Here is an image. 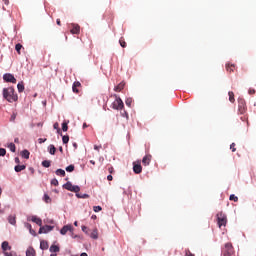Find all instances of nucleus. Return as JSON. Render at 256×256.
Masks as SVG:
<instances>
[{
  "label": "nucleus",
  "mask_w": 256,
  "mask_h": 256,
  "mask_svg": "<svg viewBox=\"0 0 256 256\" xmlns=\"http://www.w3.org/2000/svg\"><path fill=\"white\" fill-rule=\"evenodd\" d=\"M2 95L8 103H15L19 101V96L15 93V88L13 87L3 88Z\"/></svg>",
  "instance_id": "nucleus-1"
},
{
  "label": "nucleus",
  "mask_w": 256,
  "mask_h": 256,
  "mask_svg": "<svg viewBox=\"0 0 256 256\" xmlns=\"http://www.w3.org/2000/svg\"><path fill=\"white\" fill-rule=\"evenodd\" d=\"M222 255L223 256H235V249L233 248V244L228 242L222 248Z\"/></svg>",
  "instance_id": "nucleus-2"
},
{
  "label": "nucleus",
  "mask_w": 256,
  "mask_h": 256,
  "mask_svg": "<svg viewBox=\"0 0 256 256\" xmlns=\"http://www.w3.org/2000/svg\"><path fill=\"white\" fill-rule=\"evenodd\" d=\"M217 225L219 229L227 226V215L223 212H219L217 215Z\"/></svg>",
  "instance_id": "nucleus-3"
},
{
  "label": "nucleus",
  "mask_w": 256,
  "mask_h": 256,
  "mask_svg": "<svg viewBox=\"0 0 256 256\" xmlns=\"http://www.w3.org/2000/svg\"><path fill=\"white\" fill-rule=\"evenodd\" d=\"M116 98L115 101L112 103L111 107L112 109H115L116 111H121L123 107H125V104H123V100L117 95H114Z\"/></svg>",
  "instance_id": "nucleus-4"
},
{
  "label": "nucleus",
  "mask_w": 256,
  "mask_h": 256,
  "mask_svg": "<svg viewBox=\"0 0 256 256\" xmlns=\"http://www.w3.org/2000/svg\"><path fill=\"white\" fill-rule=\"evenodd\" d=\"M238 112L240 113V115H244V113L247 112V103L243 98L238 99Z\"/></svg>",
  "instance_id": "nucleus-5"
},
{
  "label": "nucleus",
  "mask_w": 256,
  "mask_h": 256,
  "mask_svg": "<svg viewBox=\"0 0 256 256\" xmlns=\"http://www.w3.org/2000/svg\"><path fill=\"white\" fill-rule=\"evenodd\" d=\"M133 171L136 173V175H139L143 172V167L141 166L140 160L133 162Z\"/></svg>",
  "instance_id": "nucleus-6"
},
{
  "label": "nucleus",
  "mask_w": 256,
  "mask_h": 256,
  "mask_svg": "<svg viewBox=\"0 0 256 256\" xmlns=\"http://www.w3.org/2000/svg\"><path fill=\"white\" fill-rule=\"evenodd\" d=\"M3 80L6 81V83H14V84L17 83V79L11 73L4 74Z\"/></svg>",
  "instance_id": "nucleus-7"
},
{
  "label": "nucleus",
  "mask_w": 256,
  "mask_h": 256,
  "mask_svg": "<svg viewBox=\"0 0 256 256\" xmlns=\"http://www.w3.org/2000/svg\"><path fill=\"white\" fill-rule=\"evenodd\" d=\"M53 229H55V226H49V225H45V226H40V229L38 231L39 235L43 234V233H50V231H53Z\"/></svg>",
  "instance_id": "nucleus-8"
},
{
  "label": "nucleus",
  "mask_w": 256,
  "mask_h": 256,
  "mask_svg": "<svg viewBox=\"0 0 256 256\" xmlns=\"http://www.w3.org/2000/svg\"><path fill=\"white\" fill-rule=\"evenodd\" d=\"M71 27L70 33L72 35H79L81 33V26L79 24H71Z\"/></svg>",
  "instance_id": "nucleus-9"
},
{
  "label": "nucleus",
  "mask_w": 256,
  "mask_h": 256,
  "mask_svg": "<svg viewBox=\"0 0 256 256\" xmlns=\"http://www.w3.org/2000/svg\"><path fill=\"white\" fill-rule=\"evenodd\" d=\"M151 159H153V156H151L150 154H147L143 157L142 164L144 165V167H147V165L151 163Z\"/></svg>",
  "instance_id": "nucleus-10"
},
{
  "label": "nucleus",
  "mask_w": 256,
  "mask_h": 256,
  "mask_svg": "<svg viewBox=\"0 0 256 256\" xmlns=\"http://www.w3.org/2000/svg\"><path fill=\"white\" fill-rule=\"evenodd\" d=\"M30 221H32V223H36V225H38L39 227L43 225V220H41V218L37 216H32Z\"/></svg>",
  "instance_id": "nucleus-11"
},
{
  "label": "nucleus",
  "mask_w": 256,
  "mask_h": 256,
  "mask_svg": "<svg viewBox=\"0 0 256 256\" xmlns=\"http://www.w3.org/2000/svg\"><path fill=\"white\" fill-rule=\"evenodd\" d=\"M79 89H81V82H74L72 86L73 93H79Z\"/></svg>",
  "instance_id": "nucleus-12"
},
{
  "label": "nucleus",
  "mask_w": 256,
  "mask_h": 256,
  "mask_svg": "<svg viewBox=\"0 0 256 256\" xmlns=\"http://www.w3.org/2000/svg\"><path fill=\"white\" fill-rule=\"evenodd\" d=\"M125 89V82H120L115 88L116 93H121Z\"/></svg>",
  "instance_id": "nucleus-13"
},
{
  "label": "nucleus",
  "mask_w": 256,
  "mask_h": 256,
  "mask_svg": "<svg viewBox=\"0 0 256 256\" xmlns=\"http://www.w3.org/2000/svg\"><path fill=\"white\" fill-rule=\"evenodd\" d=\"M73 227L71 225H65L63 228L60 230L61 235H67L68 231H71Z\"/></svg>",
  "instance_id": "nucleus-14"
},
{
  "label": "nucleus",
  "mask_w": 256,
  "mask_h": 256,
  "mask_svg": "<svg viewBox=\"0 0 256 256\" xmlns=\"http://www.w3.org/2000/svg\"><path fill=\"white\" fill-rule=\"evenodd\" d=\"M2 250L4 254L7 253L8 251H11V246H9V242L4 241L2 243Z\"/></svg>",
  "instance_id": "nucleus-15"
},
{
  "label": "nucleus",
  "mask_w": 256,
  "mask_h": 256,
  "mask_svg": "<svg viewBox=\"0 0 256 256\" xmlns=\"http://www.w3.org/2000/svg\"><path fill=\"white\" fill-rule=\"evenodd\" d=\"M8 222L10 225H16L17 224V217L15 215H10L8 217Z\"/></svg>",
  "instance_id": "nucleus-16"
},
{
  "label": "nucleus",
  "mask_w": 256,
  "mask_h": 256,
  "mask_svg": "<svg viewBox=\"0 0 256 256\" xmlns=\"http://www.w3.org/2000/svg\"><path fill=\"white\" fill-rule=\"evenodd\" d=\"M40 249H42V251L49 249V243H47L45 240H42L40 242Z\"/></svg>",
  "instance_id": "nucleus-17"
},
{
  "label": "nucleus",
  "mask_w": 256,
  "mask_h": 256,
  "mask_svg": "<svg viewBox=\"0 0 256 256\" xmlns=\"http://www.w3.org/2000/svg\"><path fill=\"white\" fill-rule=\"evenodd\" d=\"M91 239H99V231L97 228H95L91 233H90Z\"/></svg>",
  "instance_id": "nucleus-18"
},
{
  "label": "nucleus",
  "mask_w": 256,
  "mask_h": 256,
  "mask_svg": "<svg viewBox=\"0 0 256 256\" xmlns=\"http://www.w3.org/2000/svg\"><path fill=\"white\" fill-rule=\"evenodd\" d=\"M18 93H23L25 91V84L23 81L19 82L17 84Z\"/></svg>",
  "instance_id": "nucleus-19"
},
{
  "label": "nucleus",
  "mask_w": 256,
  "mask_h": 256,
  "mask_svg": "<svg viewBox=\"0 0 256 256\" xmlns=\"http://www.w3.org/2000/svg\"><path fill=\"white\" fill-rule=\"evenodd\" d=\"M226 71L227 73H233L235 71V64H226Z\"/></svg>",
  "instance_id": "nucleus-20"
},
{
  "label": "nucleus",
  "mask_w": 256,
  "mask_h": 256,
  "mask_svg": "<svg viewBox=\"0 0 256 256\" xmlns=\"http://www.w3.org/2000/svg\"><path fill=\"white\" fill-rule=\"evenodd\" d=\"M35 255H36V252H35V249L33 247H29L26 250V256H35Z\"/></svg>",
  "instance_id": "nucleus-21"
},
{
  "label": "nucleus",
  "mask_w": 256,
  "mask_h": 256,
  "mask_svg": "<svg viewBox=\"0 0 256 256\" xmlns=\"http://www.w3.org/2000/svg\"><path fill=\"white\" fill-rule=\"evenodd\" d=\"M26 166L25 165H16L14 167V170L16 171V173H21V171H25Z\"/></svg>",
  "instance_id": "nucleus-22"
},
{
  "label": "nucleus",
  "mask_w": 256,
  "mask_h": 256,
  "mask_svg": "<svg viewBox=\"0 0 256 256\" xmlns=\"http://www.w3.org/2000/svg\"><path fill=\"white\" fill-rule=\"evenodd\" d=\"M49 251H50V253H59L60 248L57 245H52V246H50Z\"/></svg>",
  "instance_id": "nucleus-23"
},
{
  "label": "nucleus",
  "mask_w": 256,
  "mask_h": 256,
  "mask_svg": "<svg viewBox=\"0 0 256 256\" xmlns=\"http://www.w3.org/2000/svg\"><path fill=\"white\" fill-rule=\"evenodd\" d=\"M29 155H31V153L29 152V150H23L21 152V157H23L24 159H29Z\"/></svg>",
  "instance_id": "nucleus-24"
},
{
  "label": "nucleus",
  "mask_w": 256,
  "mask_h": 256,
  "mask_svg": "<svg viewBox=\"0 0 256 256\" xmlns=\"http://www.w3.org/2000/svg\"><path fill=\"white\" fill-rule=\"evenodd\" d=\"M56 151H57V148H55V145L51 144L49 146V153H50V155H55Z\"/></svg>",
  "instance_id": "nucleus-25"
},
{
  "label": "nucleus",
  "mask_w": 256,
  "mask_h": 256,
  "mask_svg": "<svg viewBox=\"0 0 256 256\" xmlns=\"http://www.w3.org/2000/svg\"><path fill=\"white\" fill-rule=\"evenodd\" d=\"M228 95L230 103H235V94L232 91H230L228 92Z\"/></svg>",
  "instance_id": "nucleus-26"
},
{
  "label": "nucleus",
  "mask_w": 256,
  "mask_h": 256,
  "mask_svg": "<svg viewBox=\"0 0 256 256\" xmlns=\"http://www.w3.org/2000/svg\"><path fill=\"white\" fill-rule=\"evenodd\" d=\"M64 189H66L67 191H71V189H73V184L71 182H67L66 184H64Z\"/></svg>",
  "instance_id": "nucleus-27"
},
{
  "label": "nucleus",
  "mask_w": 256,
  "mask_h": 256,
  "mask_svg": "<svg viewBox=\"0 0 256 256\" xmlns=\"http://www.w3.org/2000/svg\"><path fill=\"white\" fill-rule=\"evenodd\" d=\"M69 121H64L63 123H62V131H68V129H69Z\"/></svg>",
  "instance_id": "nucleus-28"
},
{
  "label": "nucleus",
  "mask_w": 256,
  "mask_h": 256,
  "mask_svg": "<svg viewBox=\"0 0 256 256\" xmlns=\"http://www.w3.org/2000/svg\"><path fill=\"white\" fill-rule=\"evenodd\" d=\"M55 173L60 177H65V170L63 169H57Z\"/></svg>",
  "instance_id": "nucleus-29"
},
{
  "label": "nucleus",
  "mask_w": 256,
  "mask_h": 256,
  "mask_svg": "<svg viewBox=\"0 0 256 256\" xmlns=\"http://www.w3.org/2000/svg\"><path fill=\"white\" fill-rule=\"evenodd\" d=\"M72 191V193H79L81 191V188L79 186H73L72 185V189L70 190Z\"/></svg>",
  "instance_id": "nucleus-30"
},
{
  "label": "nucleus",
  "mask_w": 256,
  "mask_h": 256,
  "mask_svg": "<svg viewBox=\"0 0 256 256\" xmlns=\"http://www.w3.org/2000/svg\"><path fill=\"white\" fill-rule=\"evenodd\" d=\"M21 49H23V45L21 44H16L15 50L17 51L18 55H21Z\"/></svg>",
  "instance_id": "nucleus-31"
},
{
  "label": "nucleus",
  "mask_w": 256,
  "mask_h": 256,
  "mask_svg": "<svg viewBox=\"0 0 256 256\" xmlns=\"http://www.w3.org/2000/svg\"><path fill=\"white\" fill-rule=\"evenodd\" d=\"M66 171L68 173H73V171H75V165L71 164L68 167H66Z\"/></svg>",
  "instance_id": "nucleus-32"
},
{
  "label": "nucleus",
  "mask_w": 256,
  "mask_h": 256,
  "mask_svg": "<svg viewBox=\"0 0 256 256\" xmlns=\"http://www.w3.org/2000/svg\"><path fill=\"white\" fill-rule=\"evenodd\" d=\"M42 166H44V167H46V168L51 167V161H49V160H44V161L42 162Z\"/></svg>",
  "instance_id": "nucleus-33"
},
{
  "label": "nucleus",
  "mask_w": 256,
  "mask_h": 256,
  "mask_svg": "<svg viewBox=\"0 0 256 256\" xmlns=\"http://www.w3.org/2000/svg\"><path fill=\"white\" fill-rule=\"evenodd\" d=\"M229 199L230 201H234V203H237V201H239V197L235 196V194L230 195Z\"/></svg>",
  "instance_id": "nucleus-34"
},
{
  "label": "nucleus",
  "mask_w": 256,
  "mask_h": 256,
  "mask_svg": "<svg viewBox=\"0 0 256 256\" xmlns=\"http://www.w3.org/2000/svg\"><path fill=\"white\" fill-rule=\"evenodd\" d=\"M132 103H133V98H127L125 100V104L127 105V107H131Z\"/></svg>",
  "instance_id": "nucleus-35"
},
{
  "label": "nucleus",
  "mask_w": 256,
  "mask_h": 256,
  "mask_svg": "<svg viewBox=\"0 0 256 256\" xmlns=\"http://www.w3.org/2000/svg\"><path fill=\"white\" fill-rule=\"evenodd\" d=\"M43 201H45V203H51V197H49L47 194H44V197H43Z\"/></svg>",
  "instance_id": "nucleus-36"
},
{
  "label": "nucleus",
  "mask_w": 256,
  "mask_h": 256,
  "mask_svg": "<svg viewBox=\"0 0 256 256\" xmlns=\"http://www.w3.org/2000/svg\"><path fill=\"white\" fill-rule=\"evenodd\" d=\"M119 44L123 47V49H125V47H127V42H125V39L121 38L119 40Z\"/></svg>",
  "instance_id": "nucleus-37"
},
{
  "label": "nucleus",
  "mask_w": 256,
  "mask_h": 256,
  "mask_svg": "<svg viewBox=\"0 0 256 256\" xmlns=\"http://www.w3.org/2000/svg\"><path fill=\"white\" fill-rule=\"evenodd\" d=\"M8 148L10 149V151H12V153H15V151H16L15 144L10 143V144L8 145Z\"/></svg>",
  "instance_id": "nucleus-38"
},
{
  "label": "nucleus",
  "mask_w": 256,
  "mask_h": 256,
  "mask_svg": "<svg viewBox=\"0 0 256 256\" xmlns=\"http://www.w3.org/2000/svg\"><path fill=\"white\" fill-rule=\"evenodd\" d=\"M62 141H63L64 145H67V143H69V135L63 136Z\"/></svg>",
  "instance_id": "nucleus-39"
},
{
  "label": "nucleus",
  "mask_w": 256,
  "mask_h": 256,
  "mask_svg": "<svg viewBox=\"0 0 256 256\" xmlns=\"http://www.w3.org/2000/svg\"><path fill=\"white\" fill-rule=\"evenodd\" d=\"M7 155V150L5 148H0V157H5Z\"/></svg>",
  "instance_id": "nucleus-40"
},
{
  "label": "nucleus",
  "mask_w": 256,
  "mask_h": 256,
  "mask_svg": "<svg viewBox=\"0 0 256 256\" xmlns=\"http://www.w3.org/2000/svg\"><path fill=\"white\" fill-rule=\"evenodd\" d=\"M93 211H94L95 213H99V211H103V208H102L101 206H94V207H93Z\"/></svg>",
  "instance_id": "nucleus-41"
},
{
  "label": "nucleus",
  "mask_w": 256,
  "mask_h": 256,
  "mask_svg": "<svg viewBox=\"0 0 256 256\" xmlns=\"http://www.w3.org/2000/svg\"><path fill=\"white\" fill-rule=\"evenodd\" d=\"M15 119H17V112H13L11 117H10V121L11 122H15Z\"/></svg>",
  "instance_id": "nucleus-42"
},
{
  "label": "nucleus",
  "mask_w": 256,
  "mask_h": 256,
  "mask_svg": "<svg viewBox=\"0 0 256 256\" xmlns=\"http://www.w3.org/2000/svg\"><path fill=\"white\" fill-rule=\"evenodd\" d=\"M76 197H78V199H87V198H89V196L87 194H84V195L76 194Z\"/></svg>",
  "instance_id": "nucleus-43"
},
{
  "label": "nucleus",
  "mask_w": 256,
  "mask_h": 256,
  "mask_svg": "<svg viewBox=\"0 0 256 256\" xmlns=\"http://www.w3.org/2000/svg\"><path fill=\"white\" fill-rule=\"evenodd\" d=\"M54 129H56L57 133H61V128H59V124L56 122L53 125Z\"/></svg>",
  "instance_id": "nucleus-44"
},
{
  "label": "nucleus",
  "mask_w": 256,
  "mask_h": 256,
  "mask_svg": "<svg viewBox=\"0 0 256 256\" xmlns=\"http://www.w3.org/2000/svg\"><path fill=\"white\" fill-rule=\"evenodd\" d=\"M51 185H54V187H57L59 185V181L54 178L51 180Z\"/></svg>",
  "instance_id": "nucleus-45"
},
{
  "label": "nucleus",
  "mask_w": 256,
  "mask_h": 256,
  "mask_svg": "<svg viewBox=\"0 0 256 256\" xmlns=\"http://www.w3.org/2000/svg\"><path fill=\"white\" fill-rule=\"evenodd\" d=\"M83 233H86V235H89V228L87 226H82Z\"/></svg>",
  "instance_id": "nucleus-46"
},
{
  "label": "nucleus",
  "mask_w": 256,
  "mask_h": 256,
  "mask_svg": "<svg viewBox=\"0 0 256 256\" xmlns=\"http://www.w3.org/2000/svg\"><path fill=\"white\" fill-rule=\"evenodd\" d=\"M230 149L232 150V153H235L237 151V148H235V143H232L230 145Z\"/></svg>",
  "instance_id": "nucleus-47"
},
{
  "label": "nucleus",
  "mask_w": 256,
  "mask_h": 256,
  "mask_svg": "<svg viewBox=\"0 0 256 256\" xmlns=\"http://www.w3.org/2000/svg\"><path fill=\"white\" fill-rule=\"evenodd\" d=\"M108 172L110 173V175H113V173H115V168H113V166H110L108 168Z\"/></svg>",
  "instance_id": "nucleus-48"
},
{
  "label": "nucleus",
  "mask_w": 256,
  "mask_h": 256,
  "mask_svg": "<svg viewBox=\"0 0 256 256\" xmlns=\"http://www.w3.org/2000/svg\"><path fill=\"white\" fill-rule=\"evenodd\" d=\"M29 232H30V235H33V237L37 236V232H35V230H33V228L30 229Z\"/></svg>",
  "instance_id": "nucleus-49"
},
{
  "label": "nucleus",
  "mask_w": 256,
  "mask_h": 256,
  "mask_svg": "<svg viewBox=\"0 0 256 256\" xmlns=\"http://www.w3.org/2000/svg\"><path fill=\"white\" fill-rule=\"evenodd\" d=\"M45 141H47V138H39L38 139V142L41 144V143H45Z\"/></svg>",
  "instance_id": "nucleus-50"
},
{
  "label": "nucleus",
  "mask_w": 256,
  "mask_h": 256,
  "mask_svg": "<svg viewBox=\"0 0 256 256\" xmlns=\"http://www.w3.org/2000/svg\"><path fill=\"white\" fill-rule=\"evenodd\" d=\"M248 93L249 95H255V89H249Z\"/></svg>",
  "instance_id": "nucleus-51"
},
{
  "label": "nucleus",
  "mask_w": 256,
  "mask_h": 256,
  "mask_svg": "<svg viewBox=\"0 0 256 256\" xmlns=\"http://www.w3.org/2000/svg\"><path fill=\"white\" fill-rule=\"evenodd\" d=\"M4 255L5 256H15L13 252H5Z\"/></svg>",
  "instance_id": "nucleus-52"
},
{
  "label": "nucleus",
  "mask_w": 256,
  "mask_h": 256,
  "mask_svg": "<svg viewBox=\"0 0 256 256\" xmlns=\"http://www.w3.org/2000/svg\"><path fill=\"white\" fill-rule=\"evenodd\" d=\"M25 227H26V229H29V231L32 229V226H31L30 223H26V224H25Z\"/></svg>",
  "instance_id": "nucleus-53"
},
{
  "label": "nucleus",
  "mask_w": 256,
  "mask_h": 256,
  "mask_svg": "<svg viewBox=\"0 0 256 256\" xmlns=\"http://www.w3.org/2000/svg\"><path fill=\"white\" fill-rule=\"evenodd\" d=\"M185 256H195V255H194V254H192V253H191V251H189V250H188V251H186Z\"/></svg>",
  "instance_id": "nucleus-54"
},
{
  "label": "nucleus",
  "mask_w": 256,
  "mask_h": 256,
  "mask_svg": "<svg viewBox=\"0 0 256 256\" xmlns=\"http://www.w3.org/2000/svg\"><path fill=\"white\" fill-rule=\"evenodd\" d=\"M14 161H15V163H17V165H19V163H21V160L19 159V157H16V158L14 159Z\"/></svg>",
  "instance_id": "nucleus-55"
},
{
  "label": "nucleus",
  "mask_w": 256,
  "mask_h": 256,
  "mask_svg": "<svg viewBox=\"0 0 256 256\" xmlns=\"http://www.w3.org/2000/svg\"><path fill=\"white\" fill-rule=\"evenodd\" d=\"M101 147H102L101 145L100 146L95 145L94 149H95V151H99L101 149Z\"/></svg>",
  "instance_id": "nucleus-56"
},
{
  "label": "nucleus",
  "mask_w": 256,
  "mask_h": 256,
  "mask_svg": "<svg viewBox=\"0 0 256 256\" xmlns=\"http://www.w3.org/2000/svg\"><path fill=\"white\" fill-rule=\"evenodd\" d=\"M107 179H108L109 181H113V176L110 174V175L107 176Z\"/></svg>",
  "instance_id": "nucleus-57"
},
{
  "label": "nucleus",
  "mask_w": 256,
  "mask_h": 256,
  "mask_svg": "<svg viewBox=\"0 0 256 256\" xmlns=\"http://www.w3.org/2000/svg\"><path fill=\"white\" fill-rule=\"evenodd\" d=\"M56 23H57V25L61 26V20L60 19H57Z\"/></svg>",
  "instance_id": "nucleus-58"
},
{
  "label": "nucleus",
  "mask_w": 256,
  "mask_h": 256,
  "mask_svg": "<svg viewBox=\"0 0 256 256\" xmlns=\"http://www.w3.org/2000/svg\"><path fill=\"white\" fill-rule=\"evenodd\" d=\"M5 5H9V0H3Z\"/></svg>",
  "instance_id": "nucleus-59"
},
{
  "label": "nucleus",
  "mask_w": 256,
  "mask_h": 256,
  "mask_svg": "<svg viewBox=\"0 0 256 256\" xmlns=\"http://www.w3.org/2000/svg\"><path fill=\"white\" fill-rule=\"evenodd\" d=\"M123 117H129V114H127V112H124Z\"/></svg>",
  "instance_id": "nucleus-60"
},
{
  "label": "nucleus",
  "mask_w": 256,
  "mask_h": 256,
  "mask_svg": "<svg viewBox=\"0 0 256 256\" xmlns=\"http://www.w3.org/2000/svg\"><path fill=\"white\" fill-rule=\"evenodd\" d=\"M90 163H91L92 165H95V161H94V160H90Z\"/></svg>",
  "instance_id": "nucleus-61"
},
{
  "label": "nucleus",
  "mask_w": 256,
  "mask_h": 256,
  "mask_svg": "<svg viewBox=\"0 0 256 256\" xmlns=\"http://www.w3.org/2000/svg\"><path fill=\"white\" fill-rule=\"evenodd\" d=\"M86 127H87V123H84L83 124V129H86Z\"/></svg>",
  "instance_id": "nucleus-62"
},
{
  "label": "nucleus",
  "mask_w": 256,
  "mask_h": 256,
  "mask_svg": "<svg viewBox=\"0 0 256 256\" xmlns=\"http://www.w3.org/2000/svg\"><path fill=\"white\" fill-rule=\"evenodd\" d=\"M80 256H88L87 253H82Z\"/></svg>",
  "instance_id": "nucleus-63"
},
{
  "label": "nucleus",
  "mask_w": 256,
  "mask_h": 256,
  "mask_svg": "<svg viewBox=\"0 0 256 256\" xmlns=\"http://www.w3.org/2000/svg\"><path fill=\"white\" fill-rule=\"evenodd\" d=\"M50 256H57V254H51Z\"/></svg>",
  "instance_id": "nucleus-64"
}]
</instances>
